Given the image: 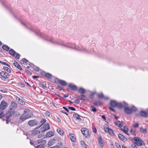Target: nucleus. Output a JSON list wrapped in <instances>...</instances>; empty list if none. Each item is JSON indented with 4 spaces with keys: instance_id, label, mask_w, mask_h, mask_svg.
Returning <instances> with one entry per match:
<instances>
[{
    "instance_id": "1",
    "label": "nucleus",
    "mask_w": 148,
    "mask_h": 148,
    "mask_svg": "<svg viewBox=\"0 0 148 148\" xmlns=\"http://www.w3.org/2000/svg\"><path fill=\"white\" fill-rule=\"evenodd\" d=\"M50 41L55 44L62 45L68 48L75 49L79 51H85V50L84 49H82L81 47L76 46L74 44L69 43H65L61 40H55L53 39H51Z\"/></svg>"
},
{
    "instance_id": "2",
    "label": "nucleus",
    "mask_w": 148,
    "mask_h": 148,
    "mask_svg": "<svg viewBox=\"0 0 148 148\" xmlns=\"http://www.w3.org/2000/svg\"><path fill=\"white\" fill-rule=\"evenodd\" d=\"M110 104L112 107H117L119 108H122L123 107H126L127 106V103L124 101L122 104L121 103L118 102L115 100H112L110 101Z\"/></svg>"
},
{
    "instance_id": "3",
    "label": "nucleus",
    "mask_w": 148,
    "mask_h": 148,
    "mask_svg": "<svg viewBox=\"0 0 148 148\" xmlns=\"http://www.w3.org/2000/svg\"><path fill=\"white\" fill-rule=\"evenodd\" d=\"M30 112L28 109H25L24 110L23 114L20 118V119L24 121L30 118L31 117V116L29 114Z\"/></svg>"
},
{
    "instance_id": "4",
    "label": "nucleus",
    "mask_w": 148,
    "mask_h": 148,
    "mask_svg": "<svg viewBox=\"0 0 148 148\" xmlns=\"http://www.w3.org/2000/svg\"><path fill=\"white\" fill-rule=\"evenodd\" d=\"M38 144H41L36 146H34L35 148H44V145L46 144V141L43 138H42L38 140Z\"/></svg>"
},
{
    "instance_id": "5",
    "label": "nucleus",
    "mask_w": 148,
    "mask_h": 148,
    "mask_svg": "<svg viewBox=\"0 0 148 148\" xmlns=\"http://www.w3.org/2000/svg\"><path fill=\"white\" fill-rule=\"evenodd\" d=\"M133 139L135 141V144L138 146L140 147L144 144V143L142 139L139 138L134 137Z\"/></svg>"
},
{
    "instance_id": "6",
    "label": "nucleus",
    "mask_w": 148,
    "mask_h": 148,
    "mask_svg": "<svg viewBox=\"0 0 148 148\" xmlns=\"http://www.w3.org/2000/svg\"><path fill=\"white\" fill-rule=\"evenodd\" d=\"M0 75L1 79L4 81L6 80L7 79L9 78L10 77L9 75L7 72L3 71L1 72Z\"/></svg>"
},
{
    "instance_id": "7",
    "label": "nucleus",
    "mask_w": 148,
    "mask_h": 148,
    "mask_svg": "<svg viewBox=\"0 0 148 148\" xmlns=\"http://www.w3.org/2000/svg\"><path fill=\"white\" fill-rule=\"evenodd\" d=\"M82 134L85 136L86 138H89L90 136V133L88 130L85 128H83L81 129Z\"/></svg>"
},
{
    "instance_id": "8",
    "label": "nucleus",
    "mask_w": 148,
    "mask_h": 148,
    "mask_svg": "<svg viewBox=\"0 0 148 148\" xmlns=\"http://www.w3.org/2000/svg\"><path fill=\"white\" fill-rule=\"evenodd\" d=\"M9 53L12 56L14 57L15 58L18 59L19 58V54L17 53L13 49H10L9 51Z\"/></svg>"
},
{
    "instance_id": "9",
    "label": "nucleus",
    "mask_w": 148,
    "mask_h": 148,
    "mask_svg": "<svg viewBox=\"0 0 148 148\" xmlns=\"http://www.w3.org/2000/svg\"><path fill=\"white\" fill-rule=\"evenodd\" d=\"M8 106V103L4 101H2L0 105V108L3 110L5 109Z\"/></svg>"
},
{
    "instance_id": "10",
    "label": "nucleus",
    "mask_w": 148,
    "mask_h": 148,
    "mask_svg": "<svg viewBox=\"0 0 148 148\" xmlns=\"http://www.w3.org/2000/svg\"><path fill=\"white\" fill-rule=\"evenodd\" d=\"M50 128L49 125L48 123H46L44 124L43 127L41 128V131L42 132H45L49 130Z\"/></svg>"
},
{
    "instance_id": "11",
    "label": "nucleus",
    "mask_w": 148,
    "mask_h": 148,
    "mask_svg": "<svg viewBox=\"0 0 148 148\" xmlns=\"http://www.w3.org/2000/svg\"><path fill=\"white\" fill-rule=\"evenodd\" d=\"M28 123L30 126H33L37 124V122L36 120H33L29 121Z\"/></svg>"
},
{
    "instance_id": "12",
    "label": "nucleus",
    "mask_w": 148,
    "mask_h": 148,
    "mask_svg": "<svg viewBox=\"0 0 148 148\" xmlns=\"http://www.w3.org/2000/svg\"><path fill=\"white\" fill-rule=\"evenodd\" d=\"M124 107V111L126 113L128 114H130L132 113V110H131V109L127 108V104L126 107Z\"/></svg>"
},
{
    "instance_id": "13",
    "label": "nucleus",
    "mask_w": 148,
    "mask_h": 148,
    "mask_svg": "<svg viewBox=\"0 0 148 148\" xmlns=\"http://www.w3.org/2000/svg\"><path fill=\"white\" fill-rule=\"evenodd\" d=\"M104 130L106 132H108L111 135H114L112 130L108 127H104Z\"/></svg>"
},
{
    "instance_id": "14",
    "label": "nucleus",
    "mask_w": 148,
    "mask_h": 148,
    "mask_svg": "<svg viewBox=\"0 0 148 148\" xmlns=\"http://www.w3.org/2000/svg\"><path fill=\"white\" fill-rule=\"evenodd\" d=\"M37 128L36 127L32 131V134L34 136L40 133V131L39 130H37Z\"/></svg>"
},
{
    "instance_id": "15",
    "label": "nucleus",
    "mask_w": 148,
    "mask_h": 148,
    "mask_svg": "<svg viewBox=\"0 0 148 148\" xmlns=\"http://www.w3.org/2000/svg\"><path fill=\"white\" fill-rule=\"evenodd\" d=\"M17 105L16 102L14 101H12L11 102L10 108V110H11L12 108H16L17 107Z\"/></svg>"
},
{
    "instance_id": "16",
    "label": "nucleus",
    "mask_w": 148,
    "mask_h": 148,
    "mask_svg": "<svg viewBox=\"0 0 148 148\" xmlns=\"http://www.w3.org/2000/svg\"><path fill=\"white\" fill-rule=\"evenodd\" d=\"M20 62L21 64L24 65H26L29 64V61L25 58L23 59L22 60H21Z\"/></svg>"
},
{
    "instance_id": "17",
    "label": "nucleus",
    "mask_w": 148,
    "mask_h": 148,
    "mask_svg": "<svg viewBox=\"0 0 148 148\" xmlns=\"http://www.w3.org/2000/svg\"><path fill=\"white\" fill-rule=\"evenodd\" d=\"M69 137L70 138L72 142H74L75 141V135L73 134H70L69 135Z\"/></svg>"
},
{
    "instance_id": "18",
    "label": "nucleus",
    "mask_w": 148,
    "mask_h": 148,
    "mask_svg": "<svg viewBox=\"0 0 148 148\" xmlns=\"http://www.w3.org/2000/svg\"><path fill=\"white\" fill-rule=\"evenodd\" d=\"M13 64L14 66H15L16 67L20 70H22V69L21 68V66L15 60H14Z\"/></svg>"
},
{
    "instance_id": "19",
    "label": "nucleus",
    "mask_w": 148,
    "mask_h": 148,
    "mask_svg": "<svg viewBox=\"0 0 148 148\" xmlns=\"http://www.w3.org/2000/svg\"><path fill=\"white\" fill-rule=\"evenodd\" d=\"M13 113V112L12 111H10L8 112L4 116L6 118H8L12 116Z\"/></svg>"
},
{
    "instance_id": "20",
    "label": "nucleus",
    "mask_w": 148,
    "mask_h": 148,
    "mask_svg": "<svg viewBox=\"0 0 148 148\" xmlns=\"http://www.w3.org/2000/svg\"><path fill=\"white\" fill-rule=\"evenodd\" d=\"M54 135V134L53 132H49L47 133L46 136L47 137L49 138L53 136Z\"/></svg>"
},
{
    "instance_id": "21",
    "label": "nucleus",
    "mask_w": 148,
    "mask_h": 148,
    "mask_svg": "<svg viewBox=\"0 0 148 148\" xmlns=\"http://www.w3.org/2000/svg\"><path fill=\"white\" fill-rule=\"evenodd\" d=\"M140 114L141 116L144 117H147L148 116L147 114L144 111H141Z\"/></svg>"
},
{
    "instance_id": "22",
    "label": "nucleus",
    "mask_w": 148,
    "mask_h": 148,
    "mask_svg": "<svg viewBox=\"0 0 148 148\" xmlns=\"http://www.w3.org/2000/svg\"><path fill=\"white\" fill-rule=\"evenodd\" d=\"M140 131L141 132L145 134H146L147 132L146 129L144 128L143 127H140Z\"/></svg>"
},
{
    "instance_id": "23",
    "label": "nucleus",
    "mask_w": 148,
    "mask_h": 148,
    "mask_svg": "<svg viewBox=\"0 0 148 148\" xmlns=\"http://www.w3.org/2000/svg\"><path fill=\"white\" fill-rule=\"evenodd\" d=\"M57 132L61 136H63L64 134V132L63 130L60 128H58L57 130Z\"/></svg>"
},
{
    "instance_id": "24",
    "label": "nucleus",
    "mask_w": 148,
    "mask_h": 148,
    "mask_svg": "<svg viewBox=\"0 0 148 148\" xmlns=\"http://www.w3.org/2000/svg\"><path fill=\"white\" fill-rule=\"evenodd\" d=\"M58 82L59 83L63 86H66L67 85L66 82L63 80L59 79L58 80Z\"/></svg>"
},
{
    "instance_id": "25",
    "label": "nucleus",
    "mask_w": 148,
    "mask_h": 148,
    "mask_svg": "<svg viewBox=\"0 0 148 148\" xmlns=\"http://www.w3.org/2000/svg\"><path fill=\"white\" fill-rule=\"evenodd\" d=\"M69 87L73 90H77V86L73 84H70L69 85Z\"/></svg>"
},
{
    "instance_id": "26",
    "label": "nucleus",
    "mask_w": 148,
    "mask_h": 148,
    "mask_svg": "<svg viewBox=\"0 0 148 148\" xmlns=\"http://www.w3.org/2000/svg\"><path fill=\"white\" fill-rule=\"evenodd\" d=\"M81 144L83 148H87L88 145H86L83 140H81Z\"/></svg>"
},
{
    "instance_id": "27",
    "label": "nucleus",
    "mask_w": 148,
    "mask_h": 148,
    "mask_svg": "<svg viewBox=\"0 0 148 148\" xmlns=\"http://www.w3.org/2000/svg\"><path fill=\"white\" fill-rule=\"evenodd\" d=\"M21 23L23 25L27 27H28V26L30 25V24L27 22L21 21Z\"/></svg>"
},
{
    "instance_id": "28",
    "label": "nucleus",
    "mask_w": 148,
    "mask_h": 148,
    "mask_svg": "<svg viewBox=\"0 0 148 148\" xmlns=\"http://www.w3.org/2000/svg\"><path fill=\"white\" fill-rule=\"evenodd\" d=\"M116 124L118 127H121L123 126L122 123L119 121H117L116 122Z\"/></svg>"
},
{
    "instance_id": "29",
    "label": "nucleus",
    "mask_w": 148,
    "mask_h": 148,
    "mask_svg": "<svg viewBox=\"0 0 148 148\" xmlns=\"http://www.w3.org/2000/svg\"><path fill=\"white\" fill-rule=\"evenodd\" d=\"M79 92L81 93L84 94L86 92V90L82 88H80L79 90Z\"/></svg>"
},
{
    "instance_id": "30",
    "label": "nucleus",
    "mask_w": 148,
    "mask_h": 148,
    "mask_svg": "<svg viewBox=\"0 0 148 148\" xmlns=\"http://www.w3.org/2000/svg\"><path fill=\"white\" fill-rule=\"evenodd\" d=\"M118 137H119V138L120 139H121L122 140H125V139H126L125 137L124 136H123V135H122L121 134H118Z\"/></svg>"
},
{
    "instance_id": "31",
    "label": "nucleus",
    "mask_w": 148,
    "mask_h": 148,
    "mask_svg": "<svg viewBox=\"0 0 148 148\" xmlns=\"http://www.w3.org/2000/svg\"><path fill=\"white\" fill-rule=\"evenodd\" d=\"M54 140H51L49 141L48 143V145L51 146L53 145L54 143Z\"/></svg>"
},
{
    "instance_id": "32",
    "label": "nucleus",
    "mask_w": 148,
    "mask_h": 148,
    "mask_svg": "<svg viewBox=\"0 0 148 148\" xmlns=\"http://www.w3.org/2000/svg\"><path fill=\"white\" fill-rule=\"evenodd\" d=\"M123 131L125 134H126L127 135H129V134L128 133V129L125 127H124L123 129L122 130Z\"/></svg>"
},
{
    "instance_id": "33",
    "label": "nucleus",
    "mask_w": 148,
    "mask_h": 148,
    "mask_svg": "<svg viewBox=\"0 0 148 148\" xmlns=\"http://www.w3.org/2000/svg\"><path fill=\"white\" fill-rule=\"evenodd\" d=\"M2 48L4 50L7 51H9V47L8 46L6 45H3Z\"/></svg>"
},
{
    "instance_id": "34",
    "label": "nucleus",
    "mask_w": 148,
    "mask_h": 148,
    "mask_svg": "<svg viewBox=\"0 0 148 148\" xmlns=\"http://www.w3.org/2000/svg\"><path fill=\"white\" fill-rule=\"evenodd\" d=\"M130 133L133 135L135 136L136 135V131L135 130L131 129L130 131Z\"/></svg>"
},
{
    "instance_id": "35",
    "label": "nucleus",
    "mask_w": 148,
    "mask_h": 148,
    "mask_svg": "<svg viewBox=\"0 0 148 148\" xmlns=\"http://www.w3.org/2000/svg\"><path fill=\"white\" fill-rule=\"evenodd\" d=\"M73 116L75 118H76V119H77L79 120H81V119L79 118V116L78 114H74L73 115Z\"/></svg>"
},
{
    "instance_id": "36",
    "label": "nucleus",
    "mask_w": 148,
    "mask_h": 148,
    "mask_svg": "<svg viewBox=\"0 0 148 148\" xmlns=\"http://www.w3.org/2000/svg\"><path fill=\"white\" fill-rule=\"evenodd\" d=\"M46 120L45 119H42L41 120V121L40 122V126H39L40 127L44 123H45L46 122Z\"/></svg>"
},
{
    "instance_id": "37",
    "label": "nucleus",
    "mask_w": 148,
    "mask_h": 148,
    "mask_svg": "<svg viewBox=\"0 0 148 148\" xmlns=\"http://www.w3.org/2000/svg\"><path fill=\"white\" fill-rule=\"evenodd\" d=\"M45 76L48 78H51V75L49 73H46L45 74Z\"/></svg>"
},
{
    "instance_id": "38",
    "label": "nucleus",
    "mask_w": 148,
    "mask_h": 148,
    "mask_svg": "<svg viewBox=\"0 0 148 148\" xmlns=\"http://www.w3.org/2000/svg\"><path fill=\"white\" fill-rule=\"evenodd\" d=\"M3 69L9 72V73H11V71L10 69L8 68L7 67H3Z\"/></svg>"
},
{
    "instance_id": "39",
    "label": "nucleus",
    "mask_w": 148,
    "mask_h": 148,
    "mask_svg": "<svg viewBox=\"0 0 148 148\" xmlns=\"http://www.w3.org/2000/svg\"><path fill=\"white\" fill-rule=\"evenodd\" d=\"M3 116L4 114L3 110L0 108V118L2 117Z\"/></svg>"
},
{
    "instance_id": "40",
    "label": "nucleus",
    "mask_w": 148,
    "mask_h": 148,
    "mask_svg": "<svg viewBox=\"0 0 148 148\" xmlns=\"http://www.w3.org/2000/svg\"><path fill=\"white\" fill-rule=\"evenodd\" d=\"M130 109H131V110H132V112H135L137 110L136 108L134 106H132L131 107V108Z\"/></svg>"
},
{
    "instance_id": "41",
    "label": "nucleus",
    "mask_w": 148,
    "mask_h": 148,
    "mask_svg": "<svg viewBox=\"0 0 148 148\" xmlns=\"http://www.w3.org/2000/svg\"><path fill=\"white\" fill-rule=\"evenodd\" d=\"M98 96L100 98H103V94L102 93H100L98 94Z\"/></svg>"
},
{
    "instance_id": "42",
    "label": "nucleus",
    "mask_w": 148,
    "mask_h": 148,
    "mask_svg": "<svg viewBox=\"0 0 148 148\" xmlns=\"http://www.w3.org/2000/svg\"><path fill=\"white\" fill-rule=\"evenodd\" d=\"M133 126L134 127H137L139 126V124L138 123H135L133 124Z\"/></svg>"
},
{
    "instance_id": "43",
    "label": "nucleus",
    "mask_w": 148,
    "mask_h": 148,
    "mask_svg": "<svg viewBox=\"0 0 148 148\" xmlns=\"http://www.w3.org/2000/svg\"><path fill=\"white\" fill-rule=\"evenodd\" d=\"M19 103L22 105H24L25 104V102L24 101L21 99V100L19 101Z\"/></svg>"
},
{
    "instance_id": "44",
    "label": "nucleus",
    "mask_w": 148,
    "mask_h": 148,
    "mask_svg": "<svg viewBox=\"0 0 148 148\" xmlns=\"http://www.w3.org/2000/svg\"><path fill=\"white\" fill-rule=\"evenodd\" d=\"M102 138L101 137H100L99 138V144H101V143H103V142L102 140Z\"/></svg>"
},
{
    "instance_id": "45",
    "label": "nucleus",
    "mask_w": 148,
    "mask_h": 148,
    "mask_svg": "<svg viewBox=\"0 0 148 148\" xmlns=\"http://www.w3.org/2000/svg\"><path fill=\"white\" fill-rule=\"evenodd\" d=\"M92 111L93 112H95L97 111V110L96 108L93 106H92Z\"/></svg>"
},
{
    "instance_id": "46",
    "label": "nucleus",
    "mask_w": 148,
    "mask_h": 148,
    "mask_svg": "<svg viewBox=\"0 0 148 148\" xmlns=\"http://www.w3.org/2000/svg\"><path fill=\"white\" fill-rule=\"evenodd\" d=\"M68 108L70 110H72V111H75V108L73 107H68Z\"/></svg>"
},
{
    "instance_id": "47",
    "label": "nucleus",
    "mask_w": 148,
    "mask_h": 148,
    "mask_svg": "<svg viewBox=\"0 0 148 148\" xmlns=\"http://www.w3.org/2000/svg\"><path fill=\"white\" fill-rule=\"evenodd\" d=\"M45 114L46 115V116H49L50 114V112L47 111H46Z\"/></svg>"
},
{
    "instance_id": "48",
    "label": "nucleus",
    "mask_w": 148,
    "mask_h": 148,
    "mask_svg": "<svg viewBox=\"0 0 148 148\" xmlns=\"http://www.w3.org/2000/svg\"><path fill=\"white\" fill-rule=\"evenodd\" d=\"M0 63L3 64H4V65H7L8 66L10 67V66L9 65H8L6 64V62H2L1 61H0Z\"/></svg>"
},
{
    "instance_id": "49",
    "label": "nucleus",
    "mask_w": 148,
    "mask_h": 148,
    "mask_svg": "<svg viewBox=\"0 0 148 148\" xmlns=\"http://www.w3.org/2000/svg\"><path fill=\"white\" fill-rule=\"evenodd\" d=\"M16 99L18 102L21 100V99L19 97H16Z\"/></svg>"
},
{
    "instance_id": "50",
    "label": "nucleus",
    "mask_w": 148,
    "mask_h": 148,
    "mask_svg": "<svg viewBox=\"0 0 148 148\" xmlns=\"http://www.w3.org/2000/svg\"><path fill=\"white\" fill-rule=\"evenodd\" d=\"M74 102L77 103H80V101L78 100H75Z\"/></svg>"
},
{
    "instance_id": "51",
    "label": "nucleus",
    "mask_w": 148,
    "mask_h": 148,
    "mask_svg": "<svg viewBox=\"0 0 148 148\" xmlns=\"http://www.w3.org/2000/svg\"><path fill=\"white\" fill-rule=\"evenodd\" d=\"M109 108L111 110H112L113 112H115V110L114 109L111 107H109Z\"/></svg>"
},
{
    "instance_id": "52",
    "label": "nucleus",
    "mask_w": 148,
    "mask_h": 148,
    "mask_svg": "<svg viewBox=\"0 0 148 148\" xmlns=\"http://www.w3.org/2000/svg\"><path fill=\"white\" fill-rule=\"evenodd\" d=\"M63 108L65 110H66L67 112H69V110L66 107H63Z\"/></svg>"
},
{
    "instance_id": "53",
    "label": "nucleus",
    "mask_w": 148,
    "mask_h": 148,
    "mask_svg": "<svg viewBox=\"0 0 148 148\" xmlns=\"http://www.w3.org/2000/svg\"><path fill=\"white\" fill-rule=\"evenodd\" d=\"M25 71L27 72V73H28L29 74L31 75L32 74V73L31 72L29 71L28 70H26Z\"/></svg>"
},
{
    "instance_id": "54",
    "label": "nucleus",
    "mask_w": 148,
    "mask_h": 148,
    "mask_svg": "<svg viewBox=\"0 0 148 148\" xmlns=\"http://www.w3.org/2000/svg\"><path fill=\"white\" fill-rule=\"evenodd\" d=\"M93 132L95 133H96L97 132L96 129L95 127L94 129L93 130Z\"/></svg>"
},
{
    "instance_id": "55",
    "label": "nucleus",
    "mask_w": 148,
    "mask_h": 148,
    "mask_svg": "<svg viewBox=\"0 0 148 148\" xmlns=\"http://www.w3.org/2000/svg\"><path fill=\"white\" fill-rule=\"evenodd\" d=\"M77 98H78L79 99V100H83L84 99L83 98H82V97H81L80 96H77Z\"/></svg>"
},
{
    "instance_id": "56",
    "label": "nucleus",
    "mask_w": 148,
    "mask_h": 148,
    "mask_svg": "<svg viewBox=\"0 0 148 148\" xmlns=\"http://www.w3.org/2000/svg\"><path fill=\"white\" fill-rule=\"evenodd\" d=\"M51 148H60V147L58 146H56L54 147H52Z\"/></svg>"
},
{
    "instance_id": "57",
    "label": "nucleus",
    "mask_w": 148,
    "mask_h": 148,
    "mask_svg": "<svg viewBox=\"0 0 148 148\" xmlns=\"http://www.w3.org/2000/svg\"><path fill=\"white\" fill-rule=\"evenodd\" d=\"M39 68L38 67H36L35 69V71H39Z\"/></svg>"
},
{
    "instance_id": "58",
    "label": "nucleus",
    "mask_w": 148,
    "mask_h": 148,
    "mask_svg": "<svg viewBox=\"0 0 148 148\" xmlns=\"http://www.w3.org/2000/svg\"><path fill=\"white\" fill-rule=\"evenodd\" d=\"M57 88L60 90H62L63 89V88H61V87L59 86H57Z\"/></svg>"
},
{
    "instance_id": "59",
    "label": "nucleus",
    "mask_w": 148,
    "mask_h": 148,
    "mask_svg": "<svg viewBox=\"0 0 148 148\" xmlns=\"http://www.w3.org/2000/svg\"><path fill=\"white\" fill-rule=\"evenodd\" d=\"M100 144V147L101 148H103V143H101V144Z\"/></svg>"
},
{
    "instance_id": "60",
    "label": "nucleus",
    "mask_w": 148,
    "mask_h": 148,
    "mask_svg": "<svg viewBox=\"0 0 148 148\" xmlns=\"http://www.w3.org/2000/svg\"><path fill=\"white\" fill-rule=\"evenodd\" d=\"M103 98L105 100H108L109 99V98L108 97H103Z\"/></svg>"
},
{
    "instance_id": "61",
    "label": "nucleus",
    "mask_w": 148,
    "mask_h": 148,
    "mask_svg": "<svg viewBox=\"0 0 148 148\" xmlns=\"http://www.w3.org/2000/svg\"><path fill=\"white\" fill-rule=\"evenodd\" d=\"M1 92L3 93L7 92L6 90H1Z\"/></svg>"
},
{
    "instance_id": "62",
    "label": "nucleus",
    "mask_w": 148,
    "mask_h": 148,
    "mask_svg": "<svg viewBox=\"0 0 148 148\" xmlns=\"http://www.w3.org/2000/svg\"><path fill=\"white\" fill-rule=\"evenodd\" d=\"M132 147L133 148H138L137 146L135 145H132Z\"/></svg>"
},
{
    "instance_id": "63",
    "label": "nucleus",
    "mask_w": 148,
    "mask_h": 148,
    "mask_svg": "<svg viewBox=\"0 0 148 148\" xmlns=\"http://www.w3.org/2000/svg\"><path fill=\"white\" fill-rule=\"evenodd\" d=\"M42 135L40 134L38 136V138H41L42 137Z\"/></svg>"
},
{
    "instance_id": "64",
    "label": "nucleus",
    "mask_w": 148,
    "mask_h": 148,
    "mask_svg": "<svg viewBox=\"0 0 148 148\" xmlns=\"http://www.w3.org/2000/svg\"><path fill=\"white\" fill-rule=\"evenodd\" d=\"M101 117L103 119H104V120H106V118L105 117V116L104 115H103L102 116H101Z\"/></svg>"
}]
</instances>
